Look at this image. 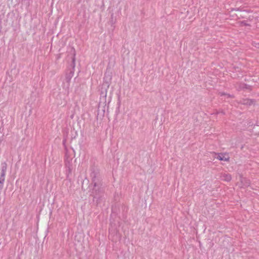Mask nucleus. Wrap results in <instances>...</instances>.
Returning a JSON list of instances; mask_svg holds the SVG:
<instances>
[{"instance_id": "nucleus-3", "label": "nucleus", "mask_w": 259, "mask_h": 259, "mask_svg": "<svg viewBox=\"0 0 259 259\" xmlns=\"http://www.w3.org/2000/svg\"><path fill=\"white\" fill-rule=\"evenodd\" d=\"M241 184H239V186L240 187H247L250 184L249 181L244 178H241Z\"/></svg>"}, {"instance_id": "nucleus-5", "label": "nucleus", "mask_w": 259, "mask_h": 259, "mask_svg": "<svg viewBox=\"0 0 259 259\" xmlns=\"http://www.w3.org/2000/svg\"><path fill=\"white\" fill-rule=\"evenodd\" d=\"M221 179L223 181L229 182L231 180V176L229 174L224 173L222 174Z\"/></svg>"}, {"instance_id": "nucleus-8", "label": "nucleus", "mask_w": 259, "mask_h": 259, "mask_svg": "<svg viewBox=\"0 0 259 259\" xmlns=\"http://www.w3.org/2000/svg\"><path fill=\"white\" fill-rule=\"evenodd\" d=\"M255 47L259 48V43L256 44V46H255Z\"/></svg>"}, {"instance_id": "nucleus-1", "label": "nucleus", "mask_w": 259, "mask_h": 259, "mask_svg": "<svg viewBox=\"0 0 259 259\" xmlns=\"http://www.w3.org/2000/svg\"><path fill=\"white\" fill-rule=\"evenodd\" d=\"M216 158L221 161H227L229 160V156L226 154H220L217 155Z\"/></svg>"}, {"instance_id": "nucleus-4", "label": "nucleus", "mask_w": 259, "mask_h": 259, "mask_svg": "<svg viewBox=\"0 0 259 259\" xmlns=\"http://www.w3.org/2000/svg\"><path fill=\"white\" fill-rule=\"evenodd\" d=\"M73 74L74 73L72 70H69L68 72L66 73L65 75V80L68 84L69 83L70 80L73 77Z\"/></svg>"}, {"instance_id": "nucleus-2", "label": "nucleus", "mask_w": 259, "mask_h": 259, "mask_svg": "<svg viewBox=\"0 0 259 259\" xmlns=\"http://www.w3.org/2000/svg\"><path fill=\"white\" fill-rule=\"evenodd\" d=\"M7 169V164L6 162H3L1 164V172L0 177H3L5 178L6 172Z\"/></svg>"}, {"instance_id": "nucleus-7", "label": "nucleus", "mask_w": 259, "mask_h": 259, "mask_svg": "<svg viewBox=\"0 0 259 259\" xmlns=\"http://www.w3.org/2000/svg\"><path fill=\"white\" fill-rule=\"evenodd\" d=\"M253 103V102L251 100H244V102H243V104H248V105H251Z\"/></svg>"}, {"instance_id": "nucleus-6", "label": "nucleus", "mask_w": 259, "mask_h": 259, "mask_svg": "<svg viewBox=\"0 0 259 259\" xmlns=\"http://www.w3.org/2000/svg\"><path fill=\"white\" fill-rule=\"evenodd\" d=\"M5 178L0 177V191L3 189L4 186V183L5 182Z\"/></svg>"}]
</instances>
